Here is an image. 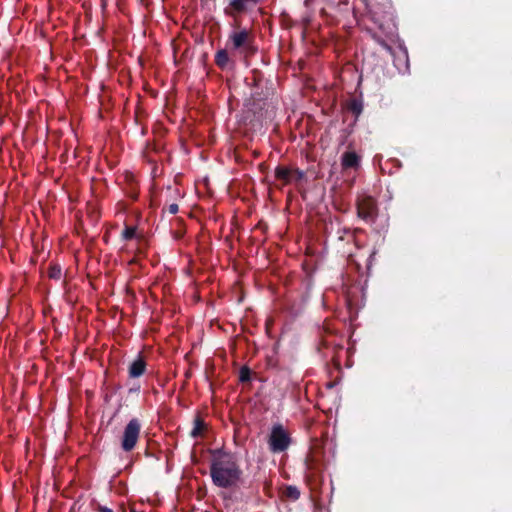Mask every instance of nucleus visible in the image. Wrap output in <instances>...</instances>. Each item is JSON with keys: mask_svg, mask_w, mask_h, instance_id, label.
Masks as SVG:
<instances>
[{"mask_svg": "<svg viewBox=\"0 0 512 512\" xmlns=\"http://www.w3.org/2000/svg\"><path fill=\"white\" fill-rule=\"evenodd\" d=\"M204 429H205V424H204L203 420L198 417L194 421V427L191 431V434L193 437L202 436Z\"/></svg>", "mask_w": 512, "mask_h": 512, "instance_id": "nucleus-15", "label": "nucleus"}, {"mask_svg": "<svg viewBox=\"0 0 512 512\" xmlns=\"http://www.w3.org/2000/svg\"><path fill=\"white\" fill-rule=\"evenodd\" d=\"M289 443L287 431L281 425L274 426L269 438L270 449L273 452H281L287 449Z\"/></svg>", "mask_w": 512, "mask_h": 512, "instance_id": "nucleus-6", "label": "nucleus"}, {"mask_svg": "<svg viewBox=\"0 0 512 512\" xmlns=\"http://www.w3.org/2000/svg\"><path fill=\"white\" fill-rule=\"evenodd\" d=\"M141 431V424L138 419L134 418L126 425L121 446L125 451H131L136 446Z\"/></svg>", "mask_w": 512, "mask_h": 512, "instance_id": "nucleus-4", "label": "nucleus"}, {"mask_svg": "<svg viewBox=\"0 0 512 512\" xmlns=\"http://www.w3.org/2000/svg\"><path fill=\"white\" fill-rule=\"evenodd\" d=\"M360 158L354 151H347L342 155L341 165L344 169L357 168Z\"/></svg>", "mask_w": 512, "mask_h": 512, "instance_id": "nucleus-10", "label": "nucleus"}, {"mask_svg": "<svg viewBox=\"0 0 512 512\" xmlns=\"http://www.w3.org/2000/svg\"><path fill=\"white\" fill-rule=\"evenodd\" d=\"M249 370L247 368H242L240 371V380L247 381L249 380Z\"/></svg>", "mask_w": 512, "mask_h": 512, "instance_id": "nucleus-17", "label": "nucleus"}, {"mask_svg": "<svg viewBox=\"0 0 512 512\" xmlns=\"http://www.w3.org/2000/svg\"><path fill=\"white\" fill-rule=\"evenodd\" d=\"M56 274V271L51 272V276L54 277Z\"/></svg>", "mask_w": 512, "mask_h": 512, "instance_id": "nucleus-22", "label": "nucleus"}, {"mask_svg": "<svg viewBox=\"0 0 512 512\" xmlns=\"http://www.w3.org/2000/svg\"><path fill=\"white\" fill-rule=\"evenodd\" d=\"M136 237V228L132 226H126L122 232V238L124 240H131Z\"/></svg>", "mask_w": 512, "mask_h": 512, "instance_id": "nucleus-16", "label": "nucleus"}, {"mask_svg": "<svg viewBox=\"0 0 512 512\" xmlns=\"http://www.w3.org/2000/svg\"><path fill=\"white\" fill-rule=\"evenodd\" d=\"M126 179H127V181H129V182H131V183L134 181V179H133V175H130V174H127V175H126Z\"/></svg>", "mask_w": 512, "mask_h": 512, "instance_id": "nucleus-20", "label": "nucleus"}, {"mask_svg": "<svg viewBox=\"0 0 512 512\" xmlns=\"http://www.w3.org/2000/svg\"><path fill=\"white\" fill-rule=\"evenodd\" d=\"M261 0H228V4L224 8L226 16H237V14H247L251 7Z\"/></svg>", "mask_w": 512, "mask_h": 512, "instance_id": "nucleus-9", "label": "nucleus"}, {"mask_svg": "<svg viewBox=\"0 0 512 512\" xmlns=\"http://www.w3.org/2000/svg\"><path fill=\"white\" fill-rule=\"evenodd\" d=\"M146 368V363L142 357L134 360L129 367V375L133 378L141 376Z\"/></svg>", "mask_w": 512, "mask_h": 512, "instance_id": "nucleus-11", "label": "nucleus"}, {"mask_svg": "<svg viewBox=\"0 0 512 512\" xmlns=\"http://www.w3.org/2000/svg\"><path fill=\"white\" fill-rule=\"evenodd\" d=\"M318 349L323 352L325 357L331 356L335 365H340L339 359L337 358V352L342 349V346L335 343V337L332 333L328 332L326 335L321 337Z\"/></svg>", "mask_w": 512, "mask_h": 512, "instance_id": "nucleus-7", "label": "nucleus"}, {"mask_svg": "<svg viewBox=\"0 0 512 512\" xmlns=\"http://www.w3.org/2000/svg\"><path fill=\"white\" fill-rule=\"evenodd\" d=\"M210 476L215 486L234 490L242 482L243 471L234 454L215 451L210 463Z\"/></svg>", "mask_w": 512, "mask_h": 512, "instance_id": "nucleus-1", "label": "nucleus"}, {"mask_svg": "<svg viewBox=\"0 0 512 512\" xmlns=\"http://www.w3.org/2000/svg\"><path fill=\"white\" fill-rule=\"evenodd\" d=\"M346 108L348 111L352 112L356 118L361 114L363 110L361 101L356 98L348 100L346 103Z\"/></svg>", "mask_w": 512, "mask_h": 512, "instance_id": "nucleus-13", "label": "nucleus"}, {"mask_svg": "<svg viewBox=\"0 0 512 512\" xmlns=\"http://www.w3.org/2000/svg\"><path fill=\"white\" fill-rule=\"evenodd\" d=\"M376 201L371 196H361L357 200V214L365 221H374L377 216Z\"/></svg>", "mask_w": 512, "mask_h": 512, "instance_id": "nucleus-5", "label": "nucleus"}, {"mask_svg": "<svg viewBox=\"0 0 512 512\" xmlns=\"http://www.w3.org/2000/svg\"><path fill=\"white\" fill-rule=\"evenodd\" d=\"M99 512H113V511L107 507H100Z\"/></svg>", "mask_w": 512, "mask_h": 512, "instance_id": "nucleus-19", "label": "nucleus"}, {"mask_svg": "<svg viewBox=\"0 0 512 512\" xmlns=\"http://www.w3.org/2000/svg\"><path fill=\"white\" fill-rule=\"evenodd\" d=\"M306 477L311 481H318L325 468L324 452L320 447H314L306 457Z\"/></svg>", "mask_w": 512, "mask_h": 512, "instance_id": "nucleus-3", "label": "nucleus"}, {"mask_svg": "<svg viewBox=\"0 0 512 512\" xmlns=\"http://www.w3.org/2000/svg\"><path fill=\"white\" fill-rule=\"evenodd\" d=\"M56 274V271L51 272V276L54 277Z\"/></svg>", "mask_w": 512, "mask_h": 512, "instance_id": "nucleus-21", "label": "nucleus"}, {"mask_svg": "<svg viewBox=\"0 0 512 512\" xmlns=\"http://www.w3.org/2000/svg\"><path fill=\"white\" fill-rule=\"evenodd\" d=\"M243 14L237 16H229L233 22L231 24L233 30L228 36L226 47L230 52L239 54L243 57H248L255 53L254 47V34L251 29L243 28L242 17Z\"/></svg>", "mask_w": 512, "mask_h": 512, "instance_id": "nucleus-2", "label": "nucleus"}, {"mask_svg": "<svg viewBox=\"0 0 512 512\" xmlns=\"http://www.w3.org/2000/svg\"><path fill=\"white\" fill-rule=\"evenodd\" d=\"M304 177V173L298 169H292L286 166H277L275 169V178L282 185L298 183Z\"/></svg>", "mask_w": 512, "mask_h": 512, "instance_id": "nucleus-8", "label": "nucleus"}, {"mask_svg": "<svg viewBox=\"0 0 512 512\" xmlns=\"http://www.w3.org/2000/svg\"><path fill=\"white\" fill-rule=\"evenodd\" d=\"M281 496L290 501H296L300 497V491L295 486H285L281 490Z\"/></svg>", "mask_w": 512, "mask_h": 512, "instance_id": "nucleus-12", "label": "nucleus"}, {"mask_svg": "<svg viewBox=\"0 0 512 512\" xmlns=\"http://www.w3.org/2000/svg\"><path fill=\"white\" fill-rule=\"evenodd\" d=\"M178 205L176 203H172L167 207V210L170 214H176L178 212Z\"/></svg>", "mask_w": 512, "mask_h": 512, "instance_id": "nucleus-18", "label": "nucleus"}, {"mask_svg": "<svg viewBox=\"0 0 512 512\" xmlns=\"http://www.w3.org/2000/svg\"><path fill=\"white\" fill-rule=\"evenodd\" d=\"M228 51L229 49L226 48L224 50H219L216 53L215 62L221 68L225 67L229 62Z\"/></svg>", "mask_w": 512, "mask_h": 512, "instance_id": "nucleus-14", "label": "nucleus"}]
</instances>
